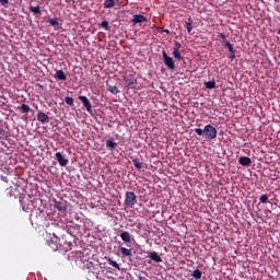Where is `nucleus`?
I'll use <instances>...</instances> for the list:
<instances>
[{"instance_id": "1", "label": "nucleus", "mask_w": 280, "mask_h": 280, "mask_svg": "<svg viewBox=\"0 0 280 280\" xmlns=\"http://www.w3.org/2000/svg\"><path fill=\"white\" fill-rule=\"evenodd\" d=\"M195 132L197 136L201 137L205 136L207 140H213L217 138L218 130L212 125H206L203 129L195 128Z\"/></svg>"}, {"instance_id": "2", "label": "nucleus", "mask_w": 280, "mask_h": 280, "mask_svg": "<svg viewBox=\"0 0 280 280\" xmlns=\"http://www.w3.org/2000/svg\"><path fill=\"white\" fill-rule=\"evenodd\" d=\"M137 203V196L135 192L127 191L125 196V205L129 208H133Z\"/></svg>"}, {"instance_id": "3", "label": "nucleus", "mask_w": 280, "mask_h": 280, "mask_svg": "<svg viewBox=\"0 0 280 280\" xmlns=\"http://www.w3.org/2000/svg\"><path fill=\"white\" fill-rule=\"evenodd\" d=\"M163 62L166 65V67L171 70H175V63L174 59L172 57H168L167 52L165 50L162 51Z\"/></svg>"}, {"instance_id": "4", "label": "nucleus", "mask_w": 280, "mask_h": 280, "mask_svg": "<svg viewBox=\"0 0 280 280\" xmlns=\"http://www.w3.org/2000/svg\"><path fill=\"white\" fill-rule=\"evenodd\" d=\"M78 100H80V102H82V104L88 113H92V103L90 102L88 96H78Z\"/></svg>"}, {"instance_id": "5", "label": "nucleus", "mask_w": 280, "mask_h": 280, "mask_svg": "<svg viewBox=\"0 0 280 280\" xmlns=\"http://www.w3.org/2000/svg\"><path fill=\"white\" fill-rule=\"evenodd\" d=\"M55 159H57V161L61 167H67L69 161L67 160V158L65 155H62V153H60V152L55 153Z\"/></svg>"}, {"instance_id": "6", "label": "nucleus", "mask_w": 280, "mask_h": 280, "mask_svg": "<svg viewBox=\"0 0 280 280\" xmlns=\"http://www.w3.org/2000/svg\"><path fill=\"white\" fill-rule=\"evenodd\" d=\"M131 22L136 25V24H141V23H147L148 22V18L142 15V14H135L133 19H131Z\"/></svg>"}, {"instance_id": "7", "label": "nucleus", "mask_w": 280, "mask_h": 280, "mask_svg": "<svg viewBox=\"0 0 280 280\" xmlns=\"http://www.w3.org/2000/svg\"><path fill=\"white\" fill-rule=\"evenodd\" d=\"M37 121H40L42 124H48L50 121V118L46 113L39 112L36 115Z\"/></svg>"}, {"instance_id": "8", "label": "nucleus", "mask_w": 280, "mask_h": 280, "mask_svg": "<svg viewBox=\"0 0 280 280\" xmlns=\"http://www.w3.org/2000/svg\"><path fill=\"white\" fill-rule=\"evenodd\" d=\"M120 0H104V9H113L115 5H119Z\"/></svg>"}, {"instance_id": "9", "label": "nucleus", "mask_w": 280, "mask_h": 280, "mask_svg": "<svg viewBox=\"0 0 280 280\" xmlns=\"http://www.w3.org/2000/svg\"><path fill=\"white\" fill-rule=\"evenodd\" d=\"M238 163H240L241 166H244V167H250L252 166V160L248 156H241L238 159Z\"/></svg>"}, {"instance_id": "10", "label": "nucleus", "mask_w": 280, "mask_h": 280, "mask_svg": "<svg viewBox=\"0 0 280 280\" xmlns=\"http://www.w3.org/2000/svg\"><path fill=\"white\" fill-rule=\"evenodd\" d=\"M54 208L58 211H61V212H66L67 211V206L65 202L62 201H57L55 200L54 201Z\"/></svg>"}, {"instance_id": "11", "label": "nucleus", "mask_w": 280, "mask_h": 280, "mask_svg": "<svg viewBox=\"0 0 280 280\" xmlns=\"http://www.w3.org/2000/svg\"><path fill=\"white\" fill-rule=\"evenodd\" d=\"M148 257H150L155 264L163 262V258L156 252H151Z\"/></svg>"}, {"instance_id": "12", "label": "nucleus", "mask_w": 280, "mask_h": 280, "mask_svg": "<svg viewBox=\"0 0 280 280\" xmlns=\"http://www.w3.org/2000/svg\"><path fill=\"white\" fill-rule=\"evenodd\" d=\"M185 27L187 30V33L191 34V32L194 30V21L191 18H188V20L185 22Z\"/></svg>"}, {"instance_id": "13", "label": "nucleus", "mask_w": 280, "mask_h": 280, "mask_svg": "<svg viewBox=\"0 0 280 280\" xmlns=\"http://www.w3.org/2000/svg\"><path fill=\"white\" fill-rule=\"evenodd\" d=\"M54 78L59 80V81H66L67 80V75L65 74L63 70H58L57 72H55Z\"/></svg>"}, {"instance_id": "14", "label": "nucleus", "mask_w": 280, "mask_h": 280, "mask_svg": "<svg viewBox=\"0 0 280 280\" xmlns=\"http://www.w3.org/2000/svg\"><path fill=\"white\" fill-rule=\"evenodd\" d=\"M120 238H121V241H124L126 243H131V235L127 231L120 233Z\"/></svg>"}, {"instance_id": "15", "label": "nucleus", "mask_w": 280, "mask_h": 280, "mask_svg": "<svg viewBox=\"0 0 280 280\" xmlns=\"http://www.w3.org/2000/svg\"><path fill=\"white\" fill-rule=\"evenodd\" d=\"M106 86H107V91L113 95H117L119 93V90L116 85H110L109 83H107Z\"/></svg>"}, {"instance_id": "16", "label": "nucleus", "mask_w": 280, "mask_h": 280, "mask_svg": "<svg viewBox=\"0 0 280 280\" xmlns=\"http://www.w3.org/2000/svg\"><path fill=\"white\" fill-rule=\"evenodd\" d=\"M105 145L110 150L114 151L117 147V143L114 141V139L105 141Z\"/></svg>"}, {"instance_id": "17", "label": "nucleus", "mask_w": 280, "mask_h": 280, "mask_svg": "<svg viewBox=\"0 0 280 280\" xmlns=\"http://www.w3.org/2000/svg\"><path fill=\"white\" fill-rule=\"evenodd\" d=\"M119 250H120L122 256L132 257V250L131 249H127L126 247H120Z\"/></svg>"}, {"instance_id": "18", "label": "nucleus", "mask_w": 280, "mask_h": 280, "mask_svg": "<svg viewBox=\"0 0 280 280\" xmlns=\"http://www.w3.org/2000/svg\"><path fill=\"white\" fill-rule=\"evenodd\" d=\"M19 109L22 114H28L31 112V107L27 104H22V106H20Z\"/></svg>"}, {"instance_id": "19", "label": "nucleus", "mask_w": 280, "mask_h": 280, "mask_svg": "<svg viewBox=\"0 0 280 280\" xmlns=\"http://www.w3.org/2000/svg\"><path fill=\"white\" fill-rule=\"evenodd\" d=\"M48 23H49L50 26L54 27V30H58L59 28V22H58L57 19H49Z\"/></svg>"}, {"instance_id": "20", "label": "nucleus", "mask_w": 280, "mask_h": 280, "mask_svg": "<svg viewBox=\"0 0 280 280\" xmlns=\"http://www.w3.org/2000/svg\"><path fill=\"white\" fill-rule=\"evenodd\" d=\"M131 163H133V166H135L137 170L143 168V163L140 162L139 159H133V160L131 161Z\"/></svg>"}, {"instance_id": "21", "label": "nucleus", "mask_w": 280, "mask_h": 280, "mask_svg": "<svg viewBox=\"0 0 280 280\" xmlns=\"http://www.w3.org/2000/svg\"><path fill=\"white\" fill-rule=\"evenodd\" d=\"M205 85H206V89H208V90H212V89L217 88L215 81H207V82H205Z\"/></svg>"}, {"instance_id": "22", "label": "nucleus", "mask_w": 280, "mask_h": 280, "mask_svg": "<svg viewBox=\"0 0 280 280\" xmlns=\"http://www.w3.org/2000/svg\"><path fill=\"white\" fill-rule=\"evenodd\" d=\"M28 10H31V12H33L34 14H40L42 11H40V7L37 5V7H28Z\"/></svg>"}, {"instance_id": "23", "label": "nucleus", "mask_w": 280, "mask_h": 280, "mask_svg": "<svg viewBox=\"0 0 280 280\" xmlns=\"http://www.w3.org/2000/svg\"><path fill=\"white\" fill-rule=\"evenodd\" d=\"M172 55H173V57H175L177 60H182L180 50H177V48H174V49H173Z\"/></svg>"}, {"instance_id": "24", "label": "nucleus", "mask_w": 280, "mask_h": 280, "mask_svg": "<svg viewBox=\"0 0 280 280\" xmlns=\"http://www.w3.org/2000/svg\"><path fill=\"white\" fill-rule=\"evenodd\" d=\"M63 101H65L66 104H67L68 106H70V107H72V106L74 105V100H73V97H71V96H67Z\"/></svg>"}, {"instance_id": "25", "label": "nucleus", "mask_w": 280, "mask_h": 280, "mask_svg": "<svg viewBox=\"0 0 280 280\" xmlns=\"http://www.w3.org/2000/svg\"><path fill=\"white\" fill-rule=\"evenodd\" d=\"M192 277L196 279V280H199L202 278V273L199 269H196L192 273Z\"/></svg>"}, {"instance_id": "26", "label": "nucleus", "mask_w": 280, "mask_h": 280, "mask_svg": "<svg viewBox=\"0 0 280 280\" xmlns=\"http://www.w3.org/2000/svg\"><path fill=\"white\" fill-rule=\"evenodd\" d=\"M107 261L112 267L116 268L117 270H120L119 265L115 260L108 258Z\"/></svg>"}, {"instance_id": "27", "label": "nucleus", "mask_w": 280, "mask_h": 280, "mask_svg": "<svg viewBox=\"0 0 280 280\" xmlns=\"http://www.w3.org/2000/svg\"><path fill=\"white\" fill-rule=\"evenodd\" d=\"M268 199H269L268 195L262 194V195L260 196V203L267 205V203H268Z\"/></svg>"}, {"instance_id": "28", "label": "nucleus", "mask_w": 280, "mask_h": 280, "mask_svg": "<svg viewBox=\"0 0 280 280\" xmlns=\"http://www.w3.org/2000/svg\"><path fill=\"white\" fill-rule=\"evenodd\" d=\"M100 26L103 27L105 31H110L109 23L107 21L101 22Z\"/></svg>"}, {"instance_id": "29", "label": "nucleus", "mask_w": 280, "mask_h": 280, "mask_svg": "<svg viewBox=\"0 0 280 280\" xmlns=\"http://www.w3.org/2000/svg\"><path fill=\"white\" fill-rule=\"evenodd\" d=\"M226 39V35L224 33H220L219 36H218V40H224Z\"/></svg>"}, {"instance_id": "30", "label": "nucleus", "mask_w": 280, "mask_h": 280, "mask_svg": "<svg viewBox=\"0 0 280 280\" xmlns=\"http://www.w3.org/2000/svg\"><path fill=\"white\" fill-rule=\"evenodd\" d=\"M48 243H49V246H50L54 250H57V249H58V245H57V244L50 243L49 241H48Z\"/></svg>"}, {"instance_id": "31", "label": "nucleus", "mask_w": 280, "mask_h": 280, "mask_svg": "<svg viewBox=\"0 0 280 280\" xmlns=\"http://www.w3.org/2000/svg\"><path fill=\"white\" fill-rule=\"evenodd\" d=\"M48 243H49V246H50L54 250H57V249H58V245H57V244L50 243L49 241H48Z\"/></svg>"}, {"instance_id": "32", "label": "nucleus", "mask_w": 280, "mask_h": 280, "mask_svg": "<svg viewBox=\"0 0 280 280\" xmlns=\"http://www.w3.org/2000/svg\"><path fill=\"white\" fill-rule=\"evenodd\" d=\"M235 57H236L235 52H230L229 59H231V61H234Z\"/></svg>"}, {"instance_id": "33", "label": "nucleus", "mask_w": 280, "mask_h": 280, "mask_svg": "<svg viewBox=\"0 0 280 280\" xmlns=\"http://www.w3.org/2000/svg\"><path fill=\"white\" fill-rule=\"evenodd\" d=\"M175 46H176V48H174V49H177V50H180L183 47V45L178 42L175 43Z\"/></svg>"}, {"instance_id": "34", "label": "nucleus", "mask_w": 280, "mask_h": 280, "mask_svg": "<svg viewBox=\"0 0 280 280\" xmlns=\"http://www.w3.org/2000/svg\"><path fill=\"white\" fill-rule=\"evenodd\" d=\"M8 3H10V0H0L1 5H7Z\"/></svg>"}, {"instance_id": "35", "label": "nucleus", "mask_w": 280, "mask_h": 280, "mask_svg": "<svg viewBox=\"0 0 280 280\" xmlns=\"http://www.w3.org/2000/svg\"><path fill=\"white\" fill-rule=\"evenodd\" d=\"M220 42H221L222 45H226V43H229V42L226 40V38H225V39H221Z\"/></svg>"}, {"instance_id": "36", "label": "nucleus", "mask_w": 280, "mask_h": 280, "mask_svg": "<svg viewBox=\"0 0 280 280\" xmlns=\"http://www.w3.org/2000/svg\"><path fill=\"white\" fill-rule=\"evenodd\" d=\"M223 46H226L228 48H230V47H232L233 45H232L230 42H228V43L224 44Z\"/></svg>"}, {"instance_id": "37", "label": "nucleus", "mask_w": 280, "mask_h": 280, "mask_svg": "<svg viewBox=\"0 0 280 280\" xmlns=\"http://www.w3.org/2000/svg\"><path fill=\"white\" fill-rule=\"evenodd\" d=\"M228 49H229V52H230V54L235 52V50H234L233 46H232V47H230V48H228Z\"/></svg>"}, {"instance_id": "38", "label": "nucleus", "mask_w": 280, "mask_h": 280, "mask_svg": "<svg viewBox=\"0 0 280 280\" xmlns=\"http://www.w3.org/2000/svg\"><path fill=\"white\" fill-rule=\"evenodd\" d=\"M128 86L131 88V89H133V88H135V83H133V82H129V83H128Z\"/></svg>"}, {"instance_id": "39", "label": "nucleus", "mask_w": 280, "mask_h": 280, "mask_svg": "<svg viewBox=\"0 0 280 280\" xmlns=\"http://www.w3.org/2000/svg\"><path fill=\"white\" fill-rule=\"evenodd\" d=\"M163 33H164V34H170V30H168V28H164V30H163Z\"/></svg>"}, {"instance_id": "40", "label": "nucleus", "mask_w": 280, "mask_h": 280, "mask_svg": "<svg viewBox=\"0 0 280 280\" xmlns=\"http://www.w3.org/2000/svg\"><path fill=\"white\" fill-rule=\"evenodd\" d=\"M1 180L8 183V177L2 176Z\"/></svg>"}, {"instance_id": "41", "label": "nucleus", "mask_w": 280, "mask_h": 280, "mask_svg": "<svg viewBox=\"0 0 280 280\" xmlns=\"http://www.w3.org/2000/svg\"><path fill=\"white\" fill-rule=\"evenodd\" d=\"M37 85H39V88L43 89V85H40V84H37Z\"/></svg>"}, {"instance_id": "42", "label": "nucleus", "mask_w": 280, "mask_h": 280, "mask_svg": "<svg viewBox=\"0 0 280 280\" xmlns=\"http://www.w3.org/2000/svg\"><path fill=\"white\" fill-rule=\"evenodd\" d=\"M278 34L280 35V28H279V31H278Z\"/></svg>"}]
</instances>
